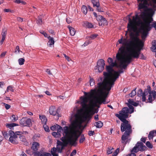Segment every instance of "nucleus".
I'll return each instance as SVG.
<instances>
[{"mask_svg": "<svg viewBox=\"0 0 156 156\" xmlns=\"http://www.w3.org/2000/svg\"><path fill=\"white\" fill-rule=\"evenodd\" d=\"M18 117L17 116L14 115H12L10 119L12 122H15L18 119Z\"/></svg>", "mask_w": 156, "mask_h": 156, "instance_id": "ea45409f", "label": "nucleus"}, {"mask_svg": "<svg viewBox=\"0 0 156 156\" xmlns=\"http://www.w3.org/2000/svg\"><path fill=\"white\" fill-rule=\"evenodd\" d=\"M39 118L41 120L42 124H46L47 121V119L45 116L44 115L39 116Z\"/></svg>", "mask_w": 156, "mask_h": 156, "instance_id": "c85d7f7f", "label": "nucleus"}, {"mask_svg": "<svg viewBox=\"0 0 156 156\" xmlns=\"http://www.w3.org/2000/svg\"><path fill=\"white\" fill-rule=\"evenodd\" d=\"M85 140V137H84V135L83 134L81 135V137L80 139L79 142L80 143H82Z\"/></svg>", "mask_w": 156, "mask_h": 156, "instance_id": "3c124183", "label": "nucleus"}, {"mask_svg": "<svg viewBox=\"0 0 156 156\" xmlns=\"http://www.w3.org/2000/svg\"><path fill=\"white\" fill-rule=\"evenodd\" d=\"M114 148L111 147H109L107 150V154L108 155L112 154Z\"/></svg>", "mask_w": 156, "mask_h": 156, "instance_id": "e433bc0d", "label": "nucleus"}, {"mask_svg": "<svg viewBox=\"0 0 156 156\" xmlns=\"http://www.w3.org/2000/svg\"><path fill=\"white\" fill-rule=\"evenodd\" d=\"M119 148H117L115 151L113 152L112 156H116L119 153Z\"/></svg>", "mask_w": 156, "mask_h": 156, "instance_id": "603ef678", "label": "nucleus"}, {"mask_svg": "<svg viewBox=\"0 0 156 156\" xmlns=\"http://www.w3.org/2000/svg\"><path fill=\"white\" fill-rule=\"evenodd\" d=\"M25 61V60L23 58H19L18 60L19 63V65H23Z\"/></svg>", "mask_w": 156, "mask_h": 156, "instance_id": "37998d69", "label": "nucleus"}, {"mask_svg": "<svg viewBox=\"0 0 156 156\" xmlns=\"http://www.w3.org/2000/svg\"><path fill=\"white\" fill-rule=\"evenodd\" d=\"M147 101L148 102L151 103L156 98V92L154 90L152 91V92L150 93L148 96Z\"/></svg>", "mask_w": 156, "mask_h": 156, "instance_id": "dca6fc26", "label": "nucleus"}, {"mask_svg": "<svg viewBox=\"0 0 156 156\" xmlns=\"http://www.w3.org/2000/svg\"><path fill=\"white\" fill-rule=\"evenodd\" d=\"M52 134L56 138L58 137L61 136L60 133H59L58 132H53L52 133Z\"/></svg>", "mask_w": 156, "mask_h": 156, "instance_id": "c03bdc74", "label": "nucleus"}, {"mask_svg": "<svg viewBox=\"0 0 156 156\" xmlns=\"http://www.w3.org/2000/svg\"><path fill=\"white\" fill-rule=\"evenodd\" d=\"M66 137H67L66 136H63L61 138V140L63 142H64L65 143H69L68 141V139L67 140H66Z\"/></svg>", "mask_w": 156, "mask_h": 156, "instance_id": "864d4df0", "label": "nucleus"}, {"mask_svg": "<svg viewBox=\"0 0 156 156\" xmlns=\"http://www.w3.org/2000/svg\"><path fill=\"white\" fill-rule=\"evenodd\" d=\"M7 29L5 27H4L3 28L2 30V32L1 34V35L2 36V39L0 41V44H2L4 41L5 40L6 36L7 34Z\"/></svg>", "mask_w": 156, "mask_h": 156, "instance_id": "a211bd4d", "label": "nucleus"}, {"mask_svg": "<svg viewBox=\"0 0 156 156\" xmlns=\"http://www.w3.org/2000/svg\"><path fill=\"white\" fill-rule=\"evenodd\" d=\"M146 145L148 148L150 149L152 148L153 147V145L149 141H147L146 142Z\"/></svg>", "mask_w": 156, "mask_h": 156, "instance_id": "a18cd8bd", "label": "nucleus"}, {"mask_svg": "<svg viewBox=\"0 0 156 156\" xmlns=\"http://www.w3.org/2000/svg\"><path fill=\"white\" fill-rule=\"evenodd\" d=\"M4 105L5 106V108L6 109H8L10 108L11 107V106L10 105L6 104L5 103H3Z\"/></svg>", "mask_w": 156, "mask_h": 156, "instance_id": "680f3d73", "label": "nucleus"}, {"mask_svg": "<svg viewBox=\"0 0 156 156\" xmlns=\"http://www.w3.org/2000/svg\"><path fill=\"white\" fill-rule=\"evenodd\" d=\"M9 133L10 136L9 141L13 144H18L19 143L18 136L15 134V133L12 130H10Z\"/></svg>", "mask_w": 156, "mask_h": 156, "instance_id": "ddd939ff", "label": "nucleus"}, {"mask_svg": "<svg viewBox=\"0 0 156 156\" xmlns=\"http://www.w3.org/2000/svg\"><path fill=\"white\" fill-rule=\"evenodd\" d=\"M64 147H57V149L58 152L61 153L62 152V150L63 149Z\"/></svg>", "mask_w": 156, "mask_h": 156, "instance_id": "69168bd1", "label": "nucleus"}, {"mask_svg": "<svg viewBox=\"0 0 156 156\" xmlns=\"http://www.w3.org/2000/svg\"><path fill=\"white\" fill-rule=\"evenodd\" d=\"M104 18V17L102 16L99 15L97 17L96 19L99 22Z\"/></svg>", "mask_w": 156, "mask_h": 156, "instance_id": "13d9d810", "label": "nucleus"}, {"mask_svg": "<svg viewBox=\"0 0 156 156\" xmlns=\"http://www.w3.org/2000/svg\"><path fill=\"white\" fill-rule=\"evenodd\" d=\"M57 109L56 107L54 106H51L49 108V112L50 115H57L58 118L60 116L59 114L57 112Z\"/></svg>", "mask_w": 156, "mask_h": 156, "instance_id": "2eb2a0df", "label": "nucleus"}, {"mask_svg": "<svg viewBox=\"0 0 156 156\" xmlns=\"http://www.w3.org/2000/svg\"><path fill=\"white\" fill-rule=\"evenodd\" d=\"M91 2L94 7H96L97 8L99 7L100 4L99 0H91Z\"/></svg>", "mask_w": 156, "mask_h": 156, "instance_id": "cd10ccee", "label": "nucleus"}, {"mask_svg": "<svg viewBox=\"0 0 156 156\" xmlns=\"http://www.w3.org/2000/svg\"><path fill=\"white\" fill-rule=\"evenodd\" d=\"M93 98V99L94 100V101L97 104H98L99 105H101L102 103L104 104H105V99H102V98L99 99L96 97L95 95Z\"/></svg>", "mask_w": 156, "mask_h": 156, "instance_id": "5701e85b", "label": "nucleus"}, {"mask_svg": "<svg viewBox=\"0 0 156 156\" xmlns=\"http://www.w3.org/2000/svg\"><path fill=\"white\" fill-rule=\"evenodd\" d=\"M106 70L108 72L103 73V75L105 77L103 82L112 83L113 79V74L112 73L114 72L115 71L113 68L109 66H106Z\"/></svg>", "mask_w": 156, "mask_h": 156, "instance_id": "6e6552de", "label": "nucleus"}, {"mask_svg": "<svg viewBox=\"0 0 156 156\" xmlns=\"http://www.w3.org/2000/svg\"><path fill=\"white\" fill-rule=\"evenodd\" d=\"M40 144L38 143L34 142L33 143L31 149L34 151H36L38 150Z\"/></svg>", "mask_w": 156, "mask_h": 156, "instance_id": "393cba45", "label": "nucleus"}, {"mask_svg": "<svg viewBox=\"0 0 156 156\" xmlns=\"http://www.w3.org/2000/svg\"><path fill=\"white\" fill-rule=\"evenodd\" d=\"M8 90H10L12 92L14 91V90L12 89V86H8L7 88V91H8Z\"/></svg>", "mask_w": 156, "mask_h": 156, "instance_id": "0e129e2a", "label": "nucleus"}, {"mask_svg": "<svg viewBox=\"0 0 156 156\" xmlns=\"http://www.w3.org/2000/svg\"><path fill=\"white\" fill-rule=\"evenodd\" d=\"M138 147V151L141 152H143L147 150V148L145 145L144 144L141 142H137Z\"/></svg>", "mask_w": 156, "mask_h": 156, "instance_id": "aec40b11", "label": "nucleus"}, {"mask_svg": "<svg viewBox=\"0 0 156 156\" xmlns=\"http://www.w3.org/2000/svg\"><path fill=\"white\" fill-rule=\"evenodd\" d=\"M98 34H93L90 35V36L88 37V38H90L92 40L95 39L98 36Z\"/></svg>", "mask_w": 156, "mask_h": 156, "instance_id": "de8ad7c7", "label": "nucleus"}, {"mask_svg": "<svg viewBox=\"0 0 156 156\" xmlns=\"http://www.w3.org/2000/svg\"><path fill=\"white\" fill-rule=\"evenodd\" d=\"M120 120L122 122L121 125V130L122 132H125L121 137L122 143L126 144L130 135L132 132V126L127 120Z\"/></svg>", "mask_w": 156, "mask_h": 156, "instance_id": "7ed1b4c3", "label": "nucleus"}, {"mask_svg": "<svg viewBox=\"0 0 156 156\" xmlns=\"http://www.w3.org/2000/svg\"><path fill=\"white\" fill-rule=\"evenodd\" d=\"M20 126L22 127L29 126L31 125V122L30 119L26 118H22L20 122Z\"/></svg>", "mask_w": 156, "mask_h": 156, "instance_id": "4468645a", "label": "nucleus"}, {"mask_svg": "<svg viewBox=\"0 0 156 156\" xmlns=\"http://www.w3.org/2000/svg\"><path fill=\"white\" fill-rule=\"evenodd\" d=\"M143 91L141 89H140L137 91V96L139 97H143Z\"/></svg>", "mask_w": 156, "mask_h": 156, "instance_id": "79ce46f5", "label": "nucleus"}, {"mask_svg": "<svg viewBox=\"0 0 156 156\" xmlns=\"http://www.w3.org/2000/svg\"><path fill=\"white\" fill-rule=\"evenodd\" d=\"M63 55L68 61L69 62L71 60V58L68 56L66 55V54H63Z\"/></svg>", "mask_w": 156, "mask_h": 156, "instance_id": "338daca9", "label": "nucleus"}, {"mask_svg": "<svg viewBox=\"0 0 156 156\" xmlns=\"http://www.w3.org/2000/svg\"><path fill=\"white\" fill-rule=\"evenodd\" d=\"M34 154L35 156H51L50 153L44 152L36 151Z\"/></svg>", "mask_w": 156, "mask_h": 156, "instance_id": "b1692460", "label": "nucleus"}, {"mask_svg": "<svg viewBox=\"0 0 156 156\" xmlns=\"http://www.w3.org/2000/svg\"><path fill=\"white\" fill-rule=\"evenodd\" d=\"M136 88H135V89L131 91V93L129 94V95L130 97H132L133 96H134L136 94Z\"/></svg>", "mask_w": 156, "mask_h": 156, "instance_id": "09e8293b", "label": "nucleus"}, {"mask_svg": "<svg viewBox=\"0 0 156 156\" xmlns=\"http://www.w3.org/2000/svg\"><path fill=\"white\" fill-rule=\"evenodd\" d=\"M130 110L127 107L123 108L121 111L119 112V114H116L115 115L120 120H126V119L128 117L129 114L130 113Z\"/></svg>", "mask_w": 156, "mask_h": 156, "instance_id": "9b49d317", "label": "nucleus"}, {"mask_svg": "<svg viewBox=\"0 0 156 156\" xmlns=\"http://www.w3.org/2000/svg\"><path fill=\"white\" fill-rule=\"evenodd\" d=\"M15 2L19 4L20 3H21L23 4H26V2H23L22 0H16Z\"/></svg>", "mask_w": 156, "mask_h": 156, "instance_id": "6e6d98bb", "label": "nucleus"}, {"mask_svg": "<svg viewBox=\"0 0 156 156\" xmlns=\"http://www.w3.org/2000/svg\"><path fill=\"white\" fill-rule=\"evenodd\" d=\"M63 133L68 138L69 143L71 145L75 146L77 144V141L79 137L77 135L75 131H69V128L68 126L63 127Z\"/></svg>", "mask_w": 156, "mask_h": 156, "instance_id": "423d86ee", "label": "nucleus"}, {"mask_svg": "<svg viewBox=\"0 0 156 156\" xmlns=\"http://www.w3.org/2000/svg\"><path fill=\"white\" fill-rule=\"evenodd\" d=\"M130 40H128L126 38H124L122 39V38L121 39L119 40H118V42L119 44H122V46H124L125 47V46H126L127 51L128 50V48H129L128 46L126 45V43H128L129 42V41Z\"/></svg>", "mask_w": 156, "mask_h": 156, "instance_id": "4be33fe9", "label": "nucleus"}, {"mask_svg": "<svg viewBox=\"0 0 156 156\" xmlns=\"http://www.w3.org/2000/svg\"><path fill=\"white\" fill-rule=\"evenodd\" d=\"M123 71L122 70H120L118 71H114V73L113 74V81L112 83L113 84H114L116 80V79L118 78L120 75V73H122Z\"/></svg>", "mask_w": 156, "mask_h": 156, "instance_id": "6ab92c4d", "label": "nucleus"}, {"mask_svg": "<svg viewBox=\"0 0 156 156\" xmlns=\"http://www.w3.org/2000/svg\"><path fill=\"white\" fill-rule=\"evenodd\" d=\"M99 24L100 26H102L103 25H106L108 24L107 21L106 19L104 18L102 20L99 22Z\"/></svg>", "mask_w": 156, "mask_h": 156, "instance_id": "c756f323", "label": "nucleus"}, {"mask_svg": "<svg viewBox=\"0 0 156 156\" xmlns=\"http://www.w3.org/2000/svg\"><path fill=\"white\" fill-rule=\"evenodd\" d=\"M105 64L104 60L102 59H99L97 63V65L95 66L94 69H98L99 72H102L104 69Z\"/></svg>", "mask_w": 156, "mask_h": 156, "instance_id": "f8f14e48", "label": "nucleus"}, {"mask_svg": "<svg viewBox=\"0 0 156 156\" xmlns=\"http://www.w3.org/2000/svg\"><path fill=\"white\" fill-rule=\"evenodd\" d=\"M90 118V116L88 112L84 114L82 117H79L76 118V120L73 122L72 126H80L82 123L87 119Z\"/></svg>", "mask_w": 156, "mask_h": 156, "instance_id": "1a4fd4ad", "label": "nucleus"}, {"mask_svg": "<svg viewBox=\"0 0 156 156\" xmlns=\"http://www.w3.org/2000/svg\"><path fill=\"white\" fill-rule=\"evenodd\" d=\"M76 126H73L69 127V131H75L76 132V134L77 136L79 137L82 133V131H80L78 129H76Z\"/></svg>", "mask_w": 156, "mask_h": 156, "instance_id": "412c9836", "label": "nucleus"}, {"mask_svg": "<svg viewBox=\"0 0 156 156\" xmlns=\"http://www.w3.org/2000/svg\"><path fill=\"white\" fill-rule=\"evenodd\" d=\"M116 59L119 62V66H118L116 61H115V62H113V61L112 62V63H110V65H109V66H111L112 68L113 67H119V68H122L123 69L122 67H119V65H120V62L117 59Z\"/></svg>", "mask_w": 156, "mask_h": 156, "instance_id": "f704fd0d", "label": "nucleus"}, {"mask_svg": "<svg viewBox=\"0 0 156 156\" xmlns=\"http://www.w3.org/2000/svg\"><path fill=\"white\" fill-rule=\"evenodd\" d=\"M97 94V90L95 89L91 90V93H89L88 95L87 96H85L84 97L81 96L80 98L81 100V104L82 106V109L85 111H87L88 109L89 106L87 104V102L88 100L90 101V103L91 104V101L92 100L93 98L94 97V96Z\"/></svg>", "mask_w": 156, "mask_h": 156, "instance_id": "0eeeda50", "label": "nucleus"}, {"mask_svg": "<svg viewBox=\"0 0 156 156\" xmlns=\"http://www.w3.org/2000/svg\"><path fill=\"white\" fill-rule=\"evenodd\" d=\"M152 92L151 90V88L150 86H148L147 88L144 90V91L143 93V95L142 97V101H145L146 100V96L148 94H149L150 93Z\"/></svg>", "mask_w": 156, "mask_h": 156, "instance_id": "f3484780", "label": "nucleus"}, {"mask_svg": "<svg viewBox=\"0 0 156 156\" xmlns=\"http://www.w3.org/2000/svg\"><path fill=\"white\" fill-rule=\"evenodd\" d=\"M69 30L70 32V33L71 36H73L75 33L76 31L74 28L68 26Z\"/></svg>", "mask_w": 156, "mask_h": 156, "instance_id": "7c9ffc66", "label": "nucleus"}, {"mask_svg": "<svg viewBox=\"0 0 156 156\" xmlns=\"http://www.w3.org/2000/svg\"><path fill=\"white\" fill-rule=\"evenodd\" d=\"M59 127V125L56 124V125L50 127L51 130L53 131H54L57 130V128H58V127Z\"/></svg>", "mask_w": 156, "mask_h": 156, "instance_id": "8fccbe9b", "label": "nucleus"}, {"mask_svg": "<svg viewBox=\"0 0 156 156\" xmlns=\"http://www.w3.org/2000/svg\"><path fill=\"white\" fill-rule=\"evenodd\" d=\"M138 147L137 144V143L136 144L135 146L133 148L132 150L131 151V152H134L135 153H136L138 152Z\"/></svg>", "mask_w": 156, "mask_h": 156, "instance_id": "473e14b6", "label": "nucleus"}, {"mask_svg": "<svg viewBox=\"0 0 156 156\" xmlns=\"http://www.w3.org/2000/svg\"><path fill=\"white\" fill-rule=\"evenodd\" d=\"M142 12L140 15L141 18L142 19L143 22L140 23L141 26L140 30L142 31L141 37L143 39H145L148 34V32L153 27L156 30V22L153 23L152 25L151 23L153 21V18L146 11ZM152 11V10H151Z\"/></svg>", "mask_w": 156, "mask_h": 156, "instance_id": "f03ea898", "label": "nucleus"}, {"mask_svg": "<svg viewBox=\"0 0 156 156\" xmlns=\"http://www.w3.org/2000/svg\"><path fill=\"white\" fill-rule=\"evenodd\" d=\"M155 136L154 130L150 131L148 136V137L149 140L153 139Z\"/></svg>", "mask_w": 156, "mask_h": 156, "instance_id": "2f4dec72", "label": "nucleus"}, {"mask_svg": "<svg viewBox=\"0 0 156 156\" xmlns=\"http://www.w3.org/2000/svg\"><path fill=\"white\" fill-rule=\"evenodd\" d=\"M152 51L154 52H156V40H154V44L151 48Z\"/></svg>", "mask_w": 156, "mask_h": 156, "instance_id": "58836bf2", "label": "nucleus"}, {"mask_svg": "<svg viewBox=\"0 0 156 156\" xmlns=\"http://www.w3.org/2000/svg\"><path fill=\"white\" fill-rule=\"evenodd\" d=\"M57 132L59 133H61V131L62 130H63V132L64 131V129H63L62 127L60 126H59V127H58V128H57ZM64 133L63 132V134Z\"/></svg>", "mask_w": 156, "mask_h": 156, "instance_id": "bf43d9fd", "label": "nucleus"}, {"mask_svg": "<svg viewBox=\"0 0 156 156\" xmlns=\"http://www.w3.org/2000/svg\"><path fill=\"white\" fill-rule=\"evenodd\" d=\"M18 125H19L18 124L15 123H12L10 124H6V126L7 127L11 129L13 127L15 126H18Z\"/></svg>", "mask_w": 156, "mask_h": 156, "instance_id": "72a5a7b5", "label": "nucleus"}, {"mask_svg": "<svg viewBox=\"0 0 156 156\" xmlns=\"http://www.w3.org/2000/svg\"><path fill=\"white\" fill-rule=\"evenodd\" d=\"M94 133V131L90 130L88 131V134L90 136L93 135Z\"/></svg>", "mask_w": 156, "mask_h": 156, "instance_id": "774afa93", "label": "nucleus"}, {"mask_svg": "<svg viewBox=\"0 0 156 156\" xmlns=\"http://www.w3.org/2000/svg\"><path fill=\"white\" fill-rule=\"evenodd\" d=\"M43 127L44 129V130L47 132H48L49 131V129L48 126L46 125V124H44L43 125Z\"/></svg>", "mask_w": 156, "mask_h": 156, "instance_id": "052dcab7", "label": "nucleus"}, {"mask_svg": "<svg viewBox=\"0 0 156 156\" xmlns=\"http://www.w3.org/2000/svg\"><path fill=\"white\" fill-rule=\"evenodd\" d=\"M129 36V42L126 44L129 47L126 55L125 56L122 55L125 52V47L122 46L119 50L120 52H118L116 56V59L120 62L119 67H122L123 69L126 68L133 58H139L140 50L144 46L143 42L140 41L134 33H130Z\"/></svg>", "mask_w": 156, "mask_h": 156, "instance_id": "f257e3e1", "label": "nucleus"}, {"mask_svg": "<svg viewBox=\"0 0 156 156\" xmlns=\"http://www.w3.org/2000/svg\"><path fill=\"white\" fill-rule=\"evenodd\" d=\"M139 19L137 15H136L135 16L133 17L132 20L130 18L128 19L129 23L127 24V28L128 30L131 33L132 31H134L136 29L135 25L136 21Z\"/></svg>", "mask_w": 156, "mask_h": 156, "instance_id": "9d476101", "label": "nucleus"}, {"mask_svg": "<svg viewBox=\"0 0 156 156\" xmlns=\"http://www.w3.org/2000/svg\"><path fill=\"white\" fill-rule=\"evenodd\" d=\"M49 39V41L47 43V45L49 47H51V45H53L54 44L55 42L54 39L53 37L49 36L48 38Z\"/></svg>", "mask_w": 156, "mask_h": 156, "instance_id": "a878e982", "label": "nucleus"}, {"mask_svg": "<svg viewBox=\"0 0 156 156\" xmlns=\"http://www.w3.org/2000/svg\"><path fill=\"white\" fill-rule=\"evenodd\" d=\"M2 133L5 138L6 139H7L9 137V133H8L7 132L5 131L2 132Z\"/></svg>", "mask_w": 156, "mask_h": 156, "instance_id": "a19ab883", "label": "nucleus"}, {"mask_svg": "<svg viewBox=\"0 0 156 156\" xmlns=\"http://www.w3.org/2000/svg\"><path fill=\"white\" fill-rule=\"evenodd\" d=\"M114 84L112 83H107L102 82L98 83V89L97 90V93L98 92L102 96V99H105L107 97L112 87Z\"/></svg>", "mask_w": 156, "mask_h": 156, "instance_id": "39448f33", "label": "nucleus"}, {"mask_svg": "<svg viewBox=\"0 0 156 156\" xmlns=\"http://www.w3.org/2000/svg\"><path fill=\"white\" fill-rule=\"evenodd\" d=\"M91 104L94 106L97 107L98 108H100V106L94 101V100L92 99L91 101Z\"/></svg>", "mask_w": 156, "mask_h": 156, "instance_id": "49530a36", "label": "nucleus"}, {"mask_svg": "<svg viewBox=\"0 0 156 156\" xmlns=\"http://www.w3.org/2000/svg\"><path fill=\"white\" fill-rule=\"evenodd\" d=\"M103 125V123L101 121H99L98 122H95V126L97 128H101Z\"/></svg>", "mask_w": 156, "mask_h": 156, "instance_id": "c9c22d12", "label": "nucleus"}, {"mask_svg": "<svg viewBox=\"0 0 156 156\" xmlns=\"http://www.w3.org/2000/svg\"><path fill=\"white\" fill-rule=\"evenodd\" d=\"M90 86H93L94 84V81L93 78H90Z\"/></svg>", "mask_w": 156, "mask_h": 156, "instance_id": "e2e57ef3", "label": "nucleus"}, {"mask_svg": "<svg viewBox=\"0 0 156 156\" xmlns=\"http://www.w3.org/2000/svg\"><path fill=\"white\" fill-rule=\"evenodd\" d=\"M19 139L21 141L24 142L26 140L25 136L23 135H20L19 136Z\"/></svg>", "mask_w": 156, "mask_h": 156, "instance_id": "4d7b16f0", "label": "nucleus"}, {"mask_svg": "<svg viewBox=\"0 0 156 156\" xmlns=\"http://www.w3.org/2000/svg\"><path fill=\"white\" fill-rule=\"evenodd\" d=\"M138 10H156V0H137Z\"/></svg>", "mask_w": 156, "mask_h": 156, "instance_id": "20e7f679", "label": "nucleus"}, {"mask_svg": "<svg viewBox=\"0 0 156 156\" xmlns=\"http://www.w3.org/2000/svg\"><path fill=\"white\" fill-rule=\"evenodd\" d=\"M40 33L41 34H43L44 36L48 38L49 36L45 32H44V31L43 30H41L40 31Z\"/></svg>", "mask_w": 156, "mask_h": 156, "instance_id": "5fc2aeb1", "label": "nucleus"}, {"mask_svg": "<svg viewBox=\"0 0 156 156\" xmlns=\"http://www.w3.org/2000/svg\"><path fill=\"white\" fill-rule=\"evenodd\" d=\"M126 104H127V106H128L129 108V110H130V113H132L134 112V108L132 105L131 104H129V103H126Z\"/></svg>", "mask_w": 156, "mask_h": 156, "instance_id": "4c0bfd02", "label": "nucleus"}, {"mask_svg": "<svg viewBox=\"0 0 156 156\" xmlns=\"http://www.w3.org/2000/svg\"><path fill=\"white\" fill-rule=\"evenodd\" d=\"M83 25V27L89 28H92L93 27V25L92 23L87 22H84Z\"/></svg>", "mask_w": 156, "mask_h": 156, "instance_id": "bb28decb", "label": "nucleus"}]
</instances>
